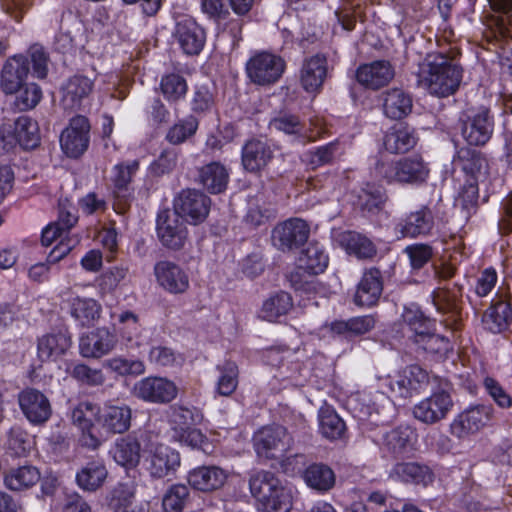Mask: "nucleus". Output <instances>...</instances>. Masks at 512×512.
Instances as JSON below:
<instances>
[{
  "label": "nucleus",
  "instance_id": "nucleus-1",
  "mask_svg": "<svg viewBox=\"0 0 512 512\" xmlns=\"http://www.w3.org/2000/svg\"><path fill=\"white\" fill-rule=\"evenodd\" d=\"M463 68L448 54L431 52L418 65L416 83L429 95L446 98L454 95L462 82Z\"/></svg>",
  "mask_w": 512,
  "mask_h": 512
},
{
  "label": "nucleus",
  "instance_id": "nucleus-2",
  "mask_svg": "<svg viewBox=\"0 0 512 512\" xmlns=\"http://www.w3.org/2000/svg\"><path fill=\"white\" fill-rule=\"evenodd\" d=\"M251 495L263 512H289L292 506L291 490L269 471H258L249 479Z\"/></svg>",
  "mask_w": 512,
  "mask_h": 512
},
{
  "label": "nucleus",
  "instance_id": "nucleus-3",
  "mask_svg": "<svg viewBox=\"0 0 512 512\" xmlns=\"http://www.w3.org/2000/svg\"><path fill=\"white\" fill-rule=\"evenodd\" d=\"M375 174L389 184L419 186L427 182L430 168L422 156L416 154L395 161H379Z\"/></svg>",
  "mask_w": 512,
  "mask_h": 512
},
{
  "label": "nucleus",
  "instance_id": "nucleus-4",
  "mask_svg": "<svg viewBox=\"0 0 512 512\" xmlns=\"http://www.w3.org/2000/svg\"><path fill=\"white\" fill-rule=\"evenodd\" d=\"M201 420L202 414L195 407L177 404L170 406L168 422L170 425L171 441L191 447L192 449L205 451L204 445L208 444V439L200 429L194 427Z\"/></svg>",
  "mask_w": 512,
  "mask_h": 512
},
{
  "label": "nucleus",
  "instance_id": "nucleus-5",
  "mask_svg": "<svg viewBox=\"0 0 512 512\" xmlns=\"http://www.w3.org/2000/svg\"><path fill=\"white\" fill-rule=\"evenodd\" d=\"M292 445V436L280 425L262 427L253 435V448L261 459H278L284 456Z\"/></svg>",
  "mask_w": 512,
  "mask_h": 512
},
{
  "label": "nucleus",
  "instance_id": "nucleus-6",
  "mask_svg": "<svg viewBox=\"0 0 512 512\" xmlns=\"http://www.w3.org/2000/svg\"><path fill=\"white\" fill-rule=\"evenodd\" d=\"M143 465L153 479H163L172 476L181 466L180 453L164 444H151L144 456Z\"/></svg>",
  "mask_w": 512,
  "mask_h": 512
},
{
  "label": "nucleus",
  "instance_id": "nucleus-7",
  "mask_svg": "<svg viewBox=\"0 0 512 512\" xmlns=\"http://www.w3.org/2000/svg\"><path fill=\"white\" fill-rule=\"evenodd\" d=\"M39 142L38 124L28 116H20L13 125L0 127V145L4 150H10L17 144L24 149H33Z\"/></svg>",
  "mask_w": 512,
  "mask_h": 512
},
{
  "label": "nucleus",
  "instance_id": "nucleus-8",
  "mask_svg": "<svg viewBox=\"0 0 512 512\" xmlns=\"http://www.w3.org/2000/svg\"><path fill=\"white\" fill-rule=\"evenodd\" d=\"M460 124L461 135L471 146H483L492 137L494 120L489 109L485 107L465 113Z\"/></svg>",
  "mask_w": 512,
  "mask_h": 512
},
{
  "label": "nucleus",
  "instance_id": "nucleus-9",
  "mask_svg": "<svg viewBox=\"0 0 512 512\" xmlns=\"http://www.w3.org/2000/svg\"><path fill=\"white\" fill-rule=\"evenodd\" d=\"M285 61L278 55L260 52L246 63V73L251 82L267 86L277 82L285 71Z\"/></svg>",
  "mask_w": 512,
  "mask_h": 512
},
{
  "label": "nucleus",
  "instance_id": "nucleus-10",
  "mask_svg": "<svg viewBox=\"0 0 512 512\" xmlns=\"http://www.w3.org/2000/svg\"><path fill=\"white\" fill-rule=\"evenodd\" d=\"M210 206L211 200L203 192L187 189L183 190L176 198L174 212L181 219H185L190 224L197 225L207 218Z\"/></svg>",
  "mask_w": 512,
  "mask_h": 512
},
{
  "label": "nucleus",
  "instance_id": "nucleus-11",
  "mask_svg": "<svg viewBox=\"0 0 512 512\" xmlns=\"http://www.w3.org/2000/svg\"><path fill=\"white\" fill-rule=\"evenodd\" d=\"M156 232L162 245L172 250L181 249L188 235L183 219L177 213L168 209L158 213Z\"/></svg>",
  "mask_w": 512,
  "mask_h": 512
},
{
  "label": "nucleus",
  "instance_id": "nucleus-12",
  "mask_svg": "<svg viewBox=\"0 0 512 512\" xmlns=\"http://www.w3.org/2000/svg\"><path fill=\"white\" fill-rule=\"evenodd\" d=\"M451 165V178L454 182H461L462 178L478 179L486 172L488 162L480 151L460 147L456 150Z\"/></svg>",
  "mask_w": 512,
  "mask_h": 512
},
{
  "label": "nucleus",
  "instance_id": "nucleus-13",
  "mask_svg": "<svg viewBox=\"0 0 512 512\" xmlns=\"http://www.w3.org/2000/svg\"><path fill=\"white\" fill-rule=\"evenodd\" d=\"M89 120L82 115L73 117L68 127L61 133L60 145L63 152L70 158L81 156L89 145Z\"/></svg>",
  "mask_w": 512,
  "mask_h": 512
},
{
  "label": "nucleus",
  "instance_id": "nucleus-14",
  "mask_svg": "<svg viewBox=\"0 0 512 512\" xmlns=\"http://www.w3.org/2000/svg\"><path fill=\"white\" fill-rule=\"evenodd\" d=\"M154 276L157 284L173 295L184 294L190 287L187 271L173 261H158L154 266Z\"/></svg>",
  "mask_w": 512,
  "mask_h": 512
},
{
  "label": "nucleus",
  "instance_id": "nucleus-15",
  "mask_svg": "<svg viewBox=\"0 0 512 512\" xmlns=\"http://www.w3.org/2000/svg\"><path fill=\"white\" fill-rule=\"evenodd\" d=\"M493 408L488 405L470 406L457 415L450 424L453 436L462 439L478 432L491 418Z\"/></svg>",
  "mask_w": 512,
  "mask_h": 512
},
{
  "label": "nucleus",
  "instance_id": "nucleus-16",
  "mask_svg": "<svg viewBox=\"0 0 512 512\" xmlns=\"http://www.w3.org/2000/svg\"><path fill=\"white\" fill-rule=\"evenodd\" d=\"M308 224L299 218H290L272 230V243L281 251H289L302 245L309 236Z\"/></svg>",
  "mask_w": 512,
  "mask_h": 512
},
{
  "label": "nucleus",
  "instance_id": "nucleus-17",
  "mask_svg": "<svg viewBox=\"0 0 512 512\" xmlns=\"http://www.w3.org/2000/svg\"><path fill=\"white\" fill-rule=\"evenodd\" d=\"M453 407L450 394L444 390L433 392L413 407L414 417L425 423L435 424L444 419Z\"/></svg>",
  "mask_w": 512,
  "mask_h": 512
},
{
  "label": "nucleus",
  "instance_id": "nucleus-18",
  "mask_svg": "<svg viewBox=\"0 0 512 512\" xmlns=\"http://www.w3.org/2000/svg\"><path fill=\"white\" fill-rule=\"evenodd\" d=\"M20 410L33 425H41L49 420L52 407L48 397L35 388H25L18 394Z\"/></svg>",
  "mask_w": 512,
  "mask_h": 512
},
{
  "label": "nucleus",
  "instance_id": "nucleus-19",
  "mask_svg": "<svg viewBox=\"0 0 512 512\" xmlns=\"http://www.w3.org/2000/svg\"><path fill=\"white\" fill-rule=\"evenodd\" d=\"M118 343L116 334L108 327H98L79 339V352L85 358L98 359L113 351Z\"/></svg>",
  "mask_w": 512,
  "mask_h": 512
},
{
  "label": "nucleus",
  "instance_id": "nucleus-20",
  "mask_svg": "<svg viewBox=\"0 0 512 512\" xmlns=\"http://www.w3.org/2000/svg\"><path fill=\"white\" fill-rule=\"evenodd\" d=\"M177 393L175 383L164 377H146L134 386L135 396L151 403H169L176 398Z\"/></svg>",
  "mask_w": 512,
  "mask_h": 512
},
{
  "label": "nucleus",
  "instance_id": "nucleus-21",
  "mask_svg": "<svg viewBox=\"0 0 512 512\" xmlns=\"http://www.w3.org/2000/svg\"><path fill=\"white\" fill-rule=\"evenodd\" d=\"M99 414L100 406L88 401L80 402L72 410V421L82 431L79 438L82 446L90 449H97L100 446V439L92 432L94 421L98 423Z\"/></svg>",
  "mask_w": 512,
  "mask_h": 512
},
{
  "label": "nucleus",
  "instance_id": "nucleus-22",
  "mask_svg": "<svg viewBox=\"0 0 512 512\" xmlns=\"http://www.w3.org/2000/svg\"><path fill=\"white\" fill-rule=\"evenodd\" d=\"M128 349H140L148 345L147 330L141 325L139 316L132 311H122L113 331Z\"/></svg>",
  "mask_w": 512,
  "mask_h": 512
},
{
  "label": "nucleus",
  "instance_id": "nucleus-23",
  "mask_svg": "<svg viewBox=\"0 0 512 512\" xmlns=\"http://www.w3.org/2000/svg\"><path fill=\"white\" fill-rule=\"evenodd\" d=\"M132 409L125 403L106 402L100 407L98 425L107 433L123 434L131 427Z\"/></svg>",
  "mask_w": 512,
  "mask_h": 512
},
{
  "label": "nucleus",
  "instance_id": "nucleus-24",
  "mask_svg": "<svg viewBox=\"0 0 512 512\" xmlns=\"http://www.w3.org/2000/svg\"><path fill=\"white\" fill-rule=\"evenodd\" d=\"M174 37L187 55H198L204 48L206 32L193 18L185 17L176 23Z\"/></svg>",
  "mask_w": 512,
  "mask_h": 512
},
{
  "label": "nucleus",
  "instance_id": "nucleus-25",
  "mask_svg": "<svg viewBox=\"0 0 512 512\" xmlns=\"http://www.w3.org/2000/svg\"><path fill=\"white\" fill-rule=\"evenodd\" d=\"M394 76V67L387 60H376L362 64L356 70L357 82L371 90H378L387 86Z\"/></svg>",
  "mask_w": 512,
  "mask_h": 512
},
{
  "label": "nucleus",
  "instance_id": "nucleus-26",
  "mask_svg": "<svg viewBox=\"0 0 512 512\" xmlns=\"http://www.w3.org/2000/svg\"><path fill=\"white\" fill-rule=\"evenodd\" d=\"M427 373L418 365L404 368L395 377L387 379V386L395 397L408 398L418 392L421 385L426 383Z\"/></svg>",
  "mask_w": 512,
  "mask_h": 512
},
{
  "label": "nucleus",
  "instance_id": "nucleus-27",
  "mask_svg": "<svg viewBox=\"0 0 512 512\" xmlns=\"http://www.w3.org/2000/svg\"><path fill=\"white\" fill-rule=\"evenodd\" d=\"M71 346L72 339L68 331L46 333L37 340V358L41 362L57 361L68 352Z\"/></svg>",
  "mask_w": 512,
  "mask_h": 512
},
{
  "label": "nucleus",
  "instance_id": "nucleus-28",
  "mask_svg": "<svg viewBox=\"0 0 512 512\" xmlns=\"http://www.w3.org/2000/svg\"><path fill=\"white\" fill-rule=\"evenodd\" d=\"M29 60L23 55H14L6 60L1 71L0 86L5 94H15L29 73Z\"/></svg>",
  "mask_w": 512,
  "mask_h": 512
},
{
  "label": "nucleus",
  "instance_id": "nucleus-29",
  "mask_svg": "<svg viewBox=\"0 0 512 512\" xmlns=\"http://www.w3.org/2000/svg\"><path fill=\"white\" fill-rule=\"evenodd\" d=\"M274 156V146L261 139H251L242 147L241 160L245 170L259 172L264 169Z\"/></svg>",
  "mask_w": 512,
  "mask_h": 512
},
{
  "label": "nucleus",
  "instance_id": "nucleus-30",
  "mask_svg": "<svg viewBox=\"0 0 512 512\" xmlns=\"http://www.w3.org/2000/svg\"><path fill=\"white\" fill-rule=\"evenodd\" d=\"M383 291L381 272L370 268L363 273L354 295V303L359 307L370 308L377 304Z\"/></svg>",
  "mask_w": 512,
  "mask_h": 512
},
{
  "label": "nucleus",
  "instance_id": "nucleus-31",
  "mask_svg": "<svg viewBox=\"0 0 512 512\" xmlns=\"http://www.w3.org/2000/svg\"><path fill=\"white\" fill-rule=\"evenodd\" d=\"M228 479V472L221 467L209 465L198 466L189 471V485L202 492H211L221 488Z\"/></svg>",
  "mask_w": 512,
  "mask_h": 512
},
{
  "label": "nucleus",
  "instance_id": "nucleus-32",
  "mask_svg": "<svg viewBox=\"0 0 512 512\" xmlns=\"http://www.w3.org/2000/svg\"><path fill=\"white\" fill-rule=\"evenodd\" d=\"M327 58L323 54H316L306 58L300 71V83L309 93L318 92L327 76Z\"/></svg>",
  "mask_w": 512,
  "mask_h": 512
},
{
  "label": "nucleus",
  "instance_id": "nucleus-33",
  "mask_svg": "<svg viewBox=\"0 0 512 512\" xmlns=\"http://www.w3.org/2000/svg\"><path fill=\"white\" fill-rule=\"evenodd\" d=\"M113 460L125 469H134L141 460V443L133 434L117 438L109 451Z\"/></svg>",
  "mask_w": 512,
  "mask_h": 512
},
{
  "label": "nucleus",
  "instance_id": "nucleus-34",
  "mask_svg": "<svg viewBox=\"0 0 512 512\" xmlns=\"http://www.w3.org/2000/svg\"><path fill=\"white\" fill-rule=\"evenodd\" d=\"M70 316L82 327H90L99 320L101 304L90 297L71 296L66 300Z\"/></svg>",
  "mask_w": 512,
  "mask_h": 512
},
{
  "label": "nucleus",
  "instance_id": "nucleus-35",
  "mask_svg": "<svg viewBox=\"0 0 512 512\" xmlns=\"http://www.w3.org/2000/svg\"><path fill=\"white\" fill-rule=\"evenodd\" d=\"M93 86V81L84 75L70 77L61 88L63 107L69 110L80 108L82 101L91 94Z\"/></svg>",
  "mask_w": 512,
  "mask_h": 512
},
{
  "label": "nucleus",
  "instance_id": "nucleus-36",
  "mask_svg": "<svg viewBox=\"0 0 512 512\" xmlns=\"http://www.w3.org/2000/svg\"><path fill=\"white\" fill-rule=\"evenodd\" d=\"M399 232L403 237L416 238L427 236L434 227V217L428 206L410 212L399 224Z\"/></svg>",
  "mask_w": 512,
  "mask_h": 512
},
{
  "label": "nucleus",
  "instance_id": "nucleus-37",
  "mask_svg": "<svg viewBox=\"0 0 512 512\" xmlns=\"http://www.w3.org/2000/svg\"><path fill=\"white\" fill-rule=\"evenodd\" d=\"M198 182L211 194L222 193L229 182V170L221 162H210L198 169Z\"/></svg>",
  "mask_w": 512,
  "mask_h": 512
},
{
  "label": "nucleus",
  "instance_id": "nucleus-38",
  "mask_svg": "<svg viewBox=\"0 0 512 512\" xmlns=\"http://www.w3.org/2000/svg\"><path fill=\"white\" fill-rule=\"evenodd\" d=\"M305 484L319 494H325L332 490L336 484L334 470L324 463H312L303 472Z\"/></svg>",
  "mask_w": 512,
  "mask_h": 512
},
{
  "label": "nucleus",
  "instance_id": "nucleus-39",
  "mask_svg": "<svg viewBox=\"0 0 512 512\" xmlns=\"http://www.w3.org/2000/svg\"><path fill=\"white\" fill-rule=\"evenodd\" d=\"M390 477L405 483L427 486L434 480V474L426 465L401 462L393 466Z\"/></svg>",
  "mask_w": 512,
  "mask_h": 512
},
{
  "label": "nucleus",
  "instance_id": "nucleus-40",
  "mask_svg": "<svg viewBox=\"0 0 512 512\" xmlns=\"http://www.w3.org/2000/svg\"><path fill=\"white\" fill-rule=\"evenodd\" d=\"M412 96L401 88H392L383 94V112L394 120H400L412 111Z\"/></svg>",
  "mask_w": 512,
  "mask_h": 512
},
{
  "label": "nucleus",
  "instance_id": "nucleus-41",
  "mask_svg": "<svg viewBox=\"0 0 512 512\" xmlns=\"http://www.w3.org/2000/svg\"><path fill=\"white\" fill-rule=\"evenodd\" d=\"M415 433L409 427H398L383 434V448L395 457L408 455L414 446Z\"/></svg>",
  "mask_w": 512,
  "mask_h": 512
},
{
  "label": "nucleus",
  "instance_id": "nucleus-42",
  "mask_svg": "<svg viewBox=\"0 0 512 512\" xmlns=\"http://www.w3.org/2000/svg\"><path fill=\"white\" fill-rule=\"evenodd\" d=\"M416 143L417 137L414 131L402 124L391 127L383 138L385 149L394 154L406 153L413 149Z\"/></svg>",
  "mask_w": 512,
  "mask_h": 512
},
{
  "label": "nucleus",
  "instance_id": "nucleus-43",
  "mask_svg": "<svg viewBox=\"0 0 512 512\" xmlns=\"http://www.w3.org/2000/svg\"><path fill=\"white\" fill-rule=\"evenodd\" d=\"M328 262L329 257L323 246L312 242L300 253L297 268L308 274L317 275L326 270Z\"/></svg>",
  "mask_w": 512,
  "mask_h": 512
},
{
  "label": "nucleus",
  "instance_id": "nucleus-44",
  "mask_svg": "<svg viewBox=\"0 0 512 512\" xmlns=\"http://www.w3.org/2000/svg\"><path fill=\"white\" fill-rule=\"evenodd\" d=\"M339 241L347 254L358 259H372L377 254L375 244L364 234L346 231L340 235Z\"/></svg>",
  "mask_w": 512,
  "mask_h": 512
},
{
  "label": "nucleus",
  "instance_id": "nucleus-45",
  "mask_svg": "<svg viewBox=\"0 0 512 512\" xmlns=\"http://www.w3.org/2000/svg\"><path fill=\"white\" fill-rule=\"evenodd\" d=\"M108 471L101 460L86 463L76 473V483L84 491L94 492L105 482Z\"/></svg>",
  "mask_w": 512,
  "mask_h": 512
},
{
  "label": "nucleus",
  "instance_id": "nucleus-46",
  "mask_svg": "<svg viewBox=\"0 0 512 512\" xmlns=\"http://www.w3.org/2000/svg\"><path fill=\"white\" fill-rule=\"evenodd\" d=\"M512 321V309L508 302L494 300L483 316V323L492 333H500L507 329Z\"/></svg>",
  "mask_w": 512,
  "mask_h": 512
},
{
  "label": "nucleus",
  "instance_id": "nucleus-47",
  "mask_svg": "<svg viewBox=\"0 0 512 512\" xmlns=\"http://www.w3.org/2000/svg\"><path fill=\"white\" fill-rule=\"evenodd\" d=\"M40 480L39 470L32 465L10 469L4 477L5 486L12 491H22L34 486Z\"/></svg>",
  "mask_w": 512,
  "mask_h": 512
},
{
  "label": "nucleus",
  "instance_id": "nucleus-48",
  "mask_svg": "<svg viewBox=\"0 0 512 512\" xmlns=\"http://www.w3.org/2000/svg\"><path fill=\"white\" fill-rule=\"evenodd\" d=\"M139 170V162L133 160L127 163H118L112 169V183L117 198H127L131 194L130 184L133 176Z\"/></svg>",
  "mask_w": 512,
  "mask_h": 512
},
{
  "label": "nucleus",
  "instance_id": "nucleus-49",
  "mask_svg": "<svg viewBox=\"0 0 512 512\" xmlns=\"http://www.w3.org/2000/svg\"><path fill=\"white\" fill-rule=\"evenodd\" d=\"M293 307V300L289 293L280 291L267 298L260 310L259 316L263 320L275 321L286 315Z\"/></svg>",
  "mask_w": 512,
  "mask_h": 512
},
{
  "label": "nucleus",
  "instance_id": "nucleus-50",
  "mask_svg": "<svg viewBox=\"0 0 512 512\" xmlns=\"http://www.w3.org/2000/svg\"><path fill=\"white\" fill-rule=\"evenodd\" d=\"M270 127L287 135L296 136L300 144L312 142L315 138L307 135L304 125L299 118L291 114H283L270 121Z\"/></svg>",
  "mask_w": 512,
  "mask_h": 512
},
{
  "label": "nucleus",
  "instance_id": "nucleus-51",
  "mask_svg": "<svg viewBox=\"0 0 512 512\" xmlns=\"http://www.w3.org/2000/svg\"><path fill=\"white\" fill-rule=\"evenodd\" d=\"M319 431L329 440L340 439L345 432V423L330 407H324L318 413Z\"/></svg>",
  "mask_w": 512,
  "mask_h": 512
},
{
  "label": "nucleus",
  "instance_id": "nucleus-52",
  "mask_svg": "<svg viewBox=\"0 0 512 512\" xmlns=\"http://www.w3.org/2000/svg\"><path fill=\"white\" fill-rule=\"evenodd\" d=\"M403 321L413 332V341L422 338L428 332L434 330V321L426 317L415 305L405 307L402 313Z\"/></svg>",
  "mask_w": 512,
  "mask_h": 512
},
{
  "label": "nucleus",
  "instance_id": "nucleus-53",
  "mask_svg": "<svg viewBox=\"0 0 512 512\" xmlns=\"http://www.w3.org/2000/svg\"><path fill=\"white\" fill-rule=\"evenodd\" d=\"M160 90L168 102L176 103L185 98L188 84L186 79L180 74L169 73L162 76Z\"/></svg>",
  "mask_w": 512,
  "mask_h": 512
},
{
  "label": "nucleus",
  "instance_id": "nucleus-54",
  "mask_svg": "<svg viewBox=\"0 0 512 512\" xmlns=\"http://www.w3.org/2000/svg\"><path fill=\"white\" fill-rule=\"evenodd\" d=\"M342 152L338 140L331 141L325 145L308 150L304 154V161L312 169L332 163L335 156Z\"/></svg>",
  "mask_w": 512,
  "mask_h": 512
},
{
  "label": "nucleus",
  "instance_id": "nucleus-55",
  "mask_svg": "<svg viewBox=\"0 0 512 512\" xmlns=\"http://www.w3.org/2000/svg\"><path fill=\"white\" fill-rule=\"evenodd\" d=\"M219 377L216 383V392L221 396H230L238 386V366L231 361H226L217 366Z\"/></svg>",
  "mask_w": 512,
  "mask_h": 512
},
{
  "label": "nucleus",
  "instance_id": "nucleus-56",
  "mask_svg": "<svg viewBox=\"0 0 512 512\" xmlns=\"http://www.w3.org/2000/svg\"><path fill=\"white\" fill-rule=\"evenodd\" d=\"M385 193L382 188L367 183L357 196V206L368 213H375L381 209L385 202Z\"/></svg>",
  "mask_w": 512,
  "mask_h": 512
},
{
  "label": "nucleus",
  "instance_id": "nucleus-57",
  "mask_svg": "<svg viewBox=\"0 0 512 512\" xmlns=\"http://www.w3.org/2000/svg\"><path fill=\"white\" fill-rule=\"evenodd\" d=\"M198 126L199 122L197 118L193 115H189L171 126L165 138L173 145L181 144L196 133Z\"/></svg>",
  "mask_w": 512,
  "mask_h": 512
},
{
  "label": "nucleus",
  "instance_id": "nucleus-58",
  "mask_svg": "<svg viewBox=\"0 0 512 512\" xmlns=\"http://www.w3.org/2000/svg\"><path fill=\"white\" fill-rule=\"evenodd\" d=\"M433 305L441 314H459V293L446 288H438L431 294Z\"/></svg>",
  "mask_w": 512,
  "mask_h": 512
},
{
  "label": "nucleus",
  "instance_id": "nucleus-59",
  "mask_svg": "<svg viewBox=\"0 0 512 512\" xmlns=\"http://www.w3.org/2000/svg\"><path fill=\"white\" fill-rule=\"evenodd\" d=\"M415 343L426 352L440 358L445 357L453 349L447 337L435 334L433 331L428 332L422 338H416Z\"/></svg>",
  "mask_w": 512,
  "mask_h": 512
},
{
  "label": "nucleus",
  "instance_id": "nucleus-60",
  "mask_svg": "<svg viewBox=\"0 0 512 512\" xmlns=\"http://www.w3.org/2000/svg\"><path fill=\"white\" fill-rule=\"evenodd\" d=\"M189 489L186 485H172L165 493L162 505L165 512H182L189 499Z\"/></svg>",
  "mask_w": 512,
  "mask_h": 512
},
{
  "label": "nucleus",
  "instance_id": "nucleus-61",
  "mask_svg": "<svg viewBox=\"0 0 512 512\" xmlns=\"http://www.w3.org/2000/svg\"><path fill=\"white\" fill-rule=\"evenodd\" d=\"M105 367L118 375H134L138 376L145 372L143 361L138 359H127L124 357H113L105 362Z\"/></svg>",
  "mask_w": 512,
  "mask_h": 512
},
{
  "label": "nucleus",
  "instance_id": "nucleus-62",
  "mask_svg": "<svg viewBox=\"0 0 512 512\" xmlns=\"http://www.w3.org/2000/svg\"><path fill=\"white\" fill-rule=\"evenodd\" d=\"M134 492L125 485H119L114 490V499L117 500L116 512H148V505L134 503Z\"/></svg>",
  "mask_w": 512,
  "mask_h": 512
},
{
  "label": "nucleus",
  "instance_id": "nucleus-63",
  "mask_svg": "<svg viewBox=\"0 0 512 512\" xmlns=\"http://www.w3.org/2000/svg\"><path fill=\"white\" fill-rule=\"evenodd\" d=\"M16 93H18L15 106L21 111L33 109L42 99V90L35 83L23 85Z\"/></svg>",
  "mask_w": 512,
  "mask_h": 512
},
{
  "label": "nucleus",
  "instance_id": "nucleus-64",
  "mask_svg": "<svg viewBox=\"0 0 512 512\" xmlns=\"http://www.w3.org/2000/svg\"><path fill=\"white\" fill-rule=\"evenodd\" d=\"M71 377L89 386L102 385L105 377L100 369L91 368L86 364H76L70 371Z\"/></svg>",
  "mask_w": 512,
  "mask_h": 512
}]
</instances>
